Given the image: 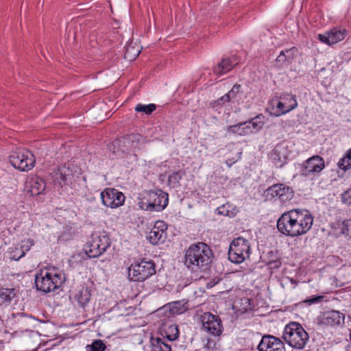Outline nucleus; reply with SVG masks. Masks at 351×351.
<instances>
[{"label":"nucleus","mask_w":351,"mask_h":351,"mask_svg":"<svg viewBox=\"0 0 351 351\" xmlns=\"http://www.w3.org/2000/svg\"><path fill=\"white\" fill-rule=\"evenodd\" d=\"M313 223V217L307 210H291L283 213L277 221L282 234L295 237L306 234Z\"/></svg>","instance_id":"nucleus-1"},{"label":"nucleus","mask_w":351,"mask_h":351,"mask_svg":"<svg viewBox=\"0 0 351 351\" xmlns=\"http://www.w3.org/2000/svg\"><path fill=\"white\" fill-rule=\"evenodd\" d=\"M213 252L206 243L199 242L192 244L185 253L184 265L191 271L197 272L206 270L211 263Z\"/></svg>","instance_id":"nucleus-2"},{"label":"nucleus","mask_w":351,"mask_h":351,"mask_svg":"<svg viewBox=\"0 0 351 351\" xmlns=\"http://www.w3.org/2000/svg\"><path fill=\"white\" fill-rule=\"evenodd\" d=\"M308 337V334L298 322H290L284 329L283 339L293 348H304Z\"/></svg>","instance_id":"nucleus-3"},{"label":"nucleus","mask_w":351,"mask_h":351,"mask_svg":"<svg viewBox=\"0 0 351 351\" xmlns=\"http://www.w3.org/2000/svg\"><path fill=\"white\" fill-rule=\"evenodd\" d=\"M155 274V265L152 261L143 260L128 267V278L133 281H144Z\"/></svg>","instance_id":"nucleus-4"},{"label":"nucleus","mask_w":351,"mask_h":351,"mask_svg":"<svg viewBox=\"0 0 351 351\" xmlns=\"http://www.w3.org/2000/svg\"><path fill=\"white\" fill-rule=\"evenodd\" d=\"M250 247L248 241L241 237H239L231 243L228 251L229 260L234 263H243L249 258Z\"/></svg>","instance_id":"nucleus-5"},{"label":"nucleus","mask_w":351,"mask_h":351,"mask_svg":"<svg viewBox=\"0 0 351 351\" xmlns=\"http://www.w3.org/2000/svg\"><path fill=\"white\" fill-rule=\"evenodd\" d=\"M62 283L61 277L57 274L41 271L36 274L35 284L38 290L49 293L56 290Z\"/></svg>","instance_id":"nucleus-6"},{"label":"nucleus","mask_w":351,"mask_h":351,"mask_svg":"<svg viewBox=\"0 0 351 351\" xmlns=\"http://www.w3.org/2000/svg\"><path fill=\"white\" fill-rule=\"evenodd\" d=\"M12 165L20 171H29L34 167L36 160L33 154L28 150L14 152L10 156Z\"/></svg>","instance_id":"nucleus-7"},{"label":"nucleus","mask_w":351,"mask_h":351,"mask_svg":"<svg viewBox=\"0 0 351 351\" xmlns=\"http://www.w3.org/2000/svg\"><path fill=\"white\" fill-rule=\"evenodd\" d=\"M199 320L202 326V330L213 335L219 336L222 333L223 326L221 319L210 312L203 313Z\"/></svg>","instance_id":"nucleus-8"},{"label":"nucleus","mask_w":351,"mask_h":351,"mask_svg":"<svg viewBox=\"0 0 351 351\" xmlns=\"http://www.w3.org/2000/svg\"><path fill=\"white\" fill-rule=\"evenodd\" d=\"M110 243V239L107 234L99 235L93 239L86 254L90 258L97 257L106 251Z\"/></svg>","instance_id":"nucleus-9"},{"label":"nucleus","mask_w":351,"mask_h":351,"mask_svg":"<svg viewBox=\"0 0 351 351\" xmlns=\"http://www.w3.org/2000/svg\"><path fill=\"white\" fill-rule=\"evenodd\" d=\"M101 199L106 206L115 208L124 203L125 195L115 189L109 188L101 193Z\"/></svg>","instance_id":"nucleus-10"},{"label":"nucleus","mask_w":351,"mask_h":351,"mask_svg":"<svg viewBox=\"0 0 351 351\" xmlns=\"http://www.w3.org/2000/svg\"><path fill=\"white\" fill-rule=\"evenodd\" d=\"M148 196L149 203L147 204L146 210L160 211L168 204V195L160 190L151 191L149 192Z\"/></svg>","instance_id":"nucleus-11"},{"label":"nucleus","mask_w":351,"mask_h":351,"mask_svg":"<svg viewBox=\"0 0 351 351\" xmlns=\"http://www.w3.org/2000/svg\"><path fill=\"white\" fill-rule=\"evenodd\" d=\"M344 314L338 311H328L322 313L317 317V324L323 326H339L344 322Z\"/></svg>","instance_id":"nucleus-12"},{"label":"nucleus","mask_w":351,"mask_h":351,"mask_svg":"<svg viewBox=\"0 0 351 351\" xmlns=\"http://www.w3.org/2000/svg\"><path fill=\"white\" fill-rule=\"evenodd\" d=\"M325 167L324 159L315 155L306 160L302 169V174L305 176L319 173Z\"/></svg>","instance_id":"nucleus-13"},{"label":"nucleus","mask_w":351,"mask_h":351,"mask_svg":"<svg viewBox=\"0 0 351 351\" xmlns=\"http://www.w3.org/2000/svg\"><path fill=\"white\" fill-rule=\"evenodd\" d=\"M259 351H285L284 343L272 335H265L258 346Z\"/></svg>","instance_id":"nucleus-14"},{"label":"nucleus","mask_w":351,"mask_h":351,"mask_svg":"<svg viewBox=\"0 0 351 351\" xmlns=\"http://www.w3.org/2000/svg\"><path fill=\"white\" fill-rule=\"evenodd\" d=\"M280 101L277 103L278 113L276 116L286 114L298 106L296 96L291 94H284L280 96Z\"/></svg>","instance_id":"nucleus-15"},{"label":"nucleus","mask_w":351,"mask_h":351,"mask_svg":"<svg viewBox=\"0 0 351 351\" xmlns=\"http://www.w3.org/2000/svg\"><path fill=\"white\" fill-rule=\"evenodd\" d=\"M346 36V31L344 29L333 28L330 32L317 35V38L322 43L331 45L342 40Z\"/></svg>","instance_id":"nucleus-16"},{"label":"nucleus","mask_w":351,"mask_h":351,"mask_svg":"<svg viewBox=\"0 0 351 351\" xmlns=\"http://www.w3.org/2000/svg\"><path fill=\"white\" fill-rule=\"evenodd\" d=\"M268 191L273 197H278L282 202L292 199L294 196L293 189L283 184H274L269 188Z\"/></svg>","instance_id":"nucleus-17"},{"label":"nucleus","mask_w":351,"mask_h":351,"mask_svg":"<svg viewBox=\"0 0 351 351\" xmlns=\"http://www.w3.org/2000/svg\"><path fill=\"white\" fill-rule=\"evenodd\" d=\"M265 123V118L262 114H260L250 121L240 123L237 125L232 126L231 128H237L239 130H254L258 131L263 128Z\"/></svg>","instance_id":"nucleus-18"},{"label":"nucleus","mask_w":351,"mask_h":351,"mask_svg":"<svg viewBox=\"0 0 351 351\" xmlns=\"http://www.w3.org/2000/svg\"><path fill=\"white\" fill-rule=\"evenodd\" d=\"M174 329L176 332L172 339L169 338L168 339H165L164 338L160 337H152L150 339L152 351H171V346L169 342L178 337V330L177 327H175Z\"/></svg>","instance_id":"nucleus-19"},{"label":"nucleus","mask_w":351,"mask_h":351,"mask_svg":"<svg viewBox=\"0 0 351 351\" xmlns=\"http://www.w3.org/2000/svg\"><path fill=\"white\" fill-rule=\"evenodd\" d=\"M237 64L235 57L223 58L213 69L216 75H221L231 71Z\"/></svg>","instance_id":"nucleus-20"},{"label":"nucleus","mask_w":351,"mask_h":351,"mask_svg":"<svg viewBox=\"0 0 351 351\" xmlns=\"http://www.w3.org/2000/svg\"><path fill=\"white\" fill-rule=\"evenodd\" d=\"M54 179L58 183L62 184H66L72 177V170L66 164L58 167L57 171L54 173Z\"/></svg>","instance_id":"nucleus-21"},{"label":"nucleus","mask_w":351,"mask_h":351,"mask_svg":"<svg viewBox=\"0 0 351 351\" xmlns=\"http://www.w3.org/2000/svg\"><path fill=\"white\" fill-rule=\"evenodd\" d=\"M15 295L16 293L14 289H0V307L9 306Z\"/></svg>","instance_id":"nucleus-22"},{"label":"nucleus","mask_w":351,"mask_h":351,"mask_svg":"<svg viewBox=\"0 0 351 351\" xmlns=\"http://www.w3.org/2000/svg\"><path fill=\"white\" fill-rule=\"evenodd\" d=\"M29 184V191L32 196L40 195L45 189V182L40 178L32 179Z\"/></svg>","instance_id":"nucleus-23"},{"label":"nucleus","mask_w":351,"mask_h":351,"mask_svg":"<svg viewBox=\"0 0 351 351\" xmlns=\"http://www.w3.org/2000/svg\"><path fill=\"white\" fill-rule=\"evenodd\" d=\"M141 51V47L138 44L130 43L126 46L124 58L129 61H133L138 56Z\"/></svg>","instance_id":"nucleus-24"},{"label":"nucleus","mask_w":351,"mask_h":351,"mask_svg":"<svg viewBox=\"0 0 351 351\" xmlns=\"http://www.w3.org/2000/svg\"><path fill=\"white\" fill-rule=\"evenodd\" d=\"M90 294L88 287H82L75 295V300L82 306H85L90 300Z\"/></svg>","instance_id":"nucleus-25"},{"label":"nucleus","mask_w":351,"mask_h":351,"mask_svg":"<svg viewBox=\"0 0 351 351\" xmlns=\"http://www.w3.org/2000/svg\"><path fill=\"white\" fill-rule=\"evenodd\" d=\"M240 88V85H234L232 89L228 93H226L217 100L218 104H224L226 102H228L236 98L237 95L239 93Z\"/></svg>","instance_id":"nucleus-26"},{"label":"nucleus","mask_w":351,"mask_h":351,"mask_svg":"<svg viewBox=\"0 0 351 351\" xmlns=\"http://www.w3.org/2000/svg\"><path fill=\"white\" fill-rule=\"evenodd\" d=\"M34 241L32 239H27L22 241V244L21 246V253L19 254V256H11L10 258L12 260L18 261L21 258L25 256V252L29 251L32 245H34Z\"/></svg>","instance_id":"nucleus-27"},{"label":"nucleus","mask_w":351,"mask_h":351,"mask_svg":"<svg viewBox=\"0 0 351 351\" xmlns=\"http://www.w3.org/2000/svg\"><path fill=\"white\" fill-rule=\"evenodd\" d=\"M217 214L222 216L232 217L236 215V210L229 204H223L217 208Z\"/></svg>","instance_id":"nucleus-28"},{"label":"nucleus","mask_w":351,"mask_h":351,"mask_svg":"<svg viewBox=\"0 0 351 351\" xmlns=\"http://www.w3.org/2000/svg\"><path fill=\"white\" fill-rule=\"evenodd\" d=\"M156 109V106L154 104H149L147 105L138 104L134 108L136 112L147 115H150Z\"/></svg>","instance_id":"nucleus-29"},{"label":"nucleus","mask_w":351,"mask_h":351,"mask_svg":"<svg viewBox=\"0 0 351 351\" xmlns=\"http://www.w3.org/2000/svg\"><path fill=\"white\" fill-rule=\"evenodd\" d=\"M295 51V48L286 50L285 51H282L280 54L277 57L276 61L282 63L289 62L293 58V53Z\"/></svg>","instance_id":"nucleus-30"},{"label":"nucleus","mask_w":351,"mask_h":351,"mask_svg":"<svg viewBox=\"0 0 351 351\" xmlns=\"http://www.w3.org/2000/svg\"><path fill=\"white\" fill-rule=\"evenodd\" d=\"M162 234L163 233L160 232V230H156L152 228L147 236V239L151 243L156 245L162 238Z\"/></svg>","instance_id":"nucleus-31"},{"label":"nucleus","mask_w":351,"mask_h":351,"mask_svg":"<svg viewBox=\"0 0 351 351\" xmlns=\"http://www.w3.org/2000/svg\"><path fill=\"white\" fill-rule=\"evenodd\" d=\"M105 349L106 346L101 340H95L86 346V351H104Z\"/></svg>","instance_id":"nucleus-32"},{"label":"nucleus","mask_w":351,"mask_h":351,"mask_svg":"<svg viewBox=\"0 0 351 351\" xmlns=\"http://www.w3.org/2000/svg\"><path fill=\"white\" fill-rule=\"evenodd\" d=\"M338 166L343 170H346L351 167V152L342 158L338 162Z\"/></svg>","instance_id":"nucleus-33"},{"label":"nucleus","mask_w":351,"mask_h":351,"mask_svg":"<svg viewBox=\"0 0 351 351\" xmlns=\"http://www.w3.org/2000/svg\"><path fill=\"white\" fill-rule=\"evenodd\" d=\"M181 179H182V175L180 174V173L179 171L174 172L169 176V178H168L169 184L171 187L176 188V187L178 186L179 182Z\"/></svg>","instance_id":"nucleus-34"},{"label":"nucleus","mask_w":351,"mask_h":351,"mask_svg":"<svg viewBox=\"0 0 351 351\" xmlns=\"http://www.w3.org/2000/svg\"><path fill=\"white\" fill-rule=\"evenodd\" d=\"M181 304L180 302H175L171 305L170 311L173 314H180L185 311L184 306L180 307Z\"/></svg>","instance_id":"nucleus-35"},{"label":"nucleus","mask_w":351,"mask_h":351,"mask_svg":"<svg viewBox=\"0 0 351 351\" xmlns=\"http://www.w3.org/2000/svg\"><path fill=\"white\" fill-rule=\"evenodd\" d=\"M156 230H160V232L164 233V232L167 230V226L163 221H157L155 223V225L153 228Z\"/></svg>","instance_id":"nucleus-36"},{"label":"nucleus","mask_w":351,"mask_h":351,"mask_svg":"<svg viewBox=\"0 0 351 351\" xmlns=\"http://www.w3.org/2000/svg\"><path fill=\"white\" fill-rule=\"evenodd\" d=\"M342 201L346 204H351V188L342 194Z\"/></svg>","instance_id":"nucleus-37"},{"label":"nucleus","mask_w":351,"mask_h":351,"mask_svg":"<svg viewBox=\"0 0 351 351\" xmlns=\"http://www.w3.org/2000/svg\"><path fill=\"white\" fill-rule=\"evenodd\" d=\"M323 299H324V297L322 295L313 296L309 299H306L304 302L308 304H311L318 303V302H321Z\"/></svg>","instance_id":"nucleus-38"},{"label":"nucleus","mask_w":351,"mask_h":351,"mask_svg":"<svg viewBox=\"0 0 351 351\" xmlns=\"http://www.w3.org/2000/svg\"><path fill=\"white\" fill-rule=\"evenodd\" d=\"M242 152H238V156L236 157V158H233L232 159H228L226 161V163L228 165V166L230 167L232 165V164H234L235 162H237L239 159H240L241 158V155Z\"/></svg>","instance_id":"nucleus-39"},{"label":"nucleus","mask_w":351,"mask_h":351,"mask_svg":"<svg viewBox=\"0 0 351 351\" xmlns=\"http://www.w3.org/2000/svg\"><path fill=\"white\" fill-rule=\"evenodd\" d=\"M206 347H208V348H212L211 346H210V342L208 341L207 345H206Z\"/></svg>","instance_id":"nucleus-40"},{"label":"nucleus","mask_w":351,"mask_h":351,"mask_svg":"<svg viewBox=\"0 0 351 351\" xmlns=\"http://www.w3.org/2000/svg\"><path fill=\"white\" fill-rule=\"evenodd\" d=\"M12 256H19V255H18L17 254H13Z\"/></svg>","instance_id":"nucleus-41"}]
</instances>
